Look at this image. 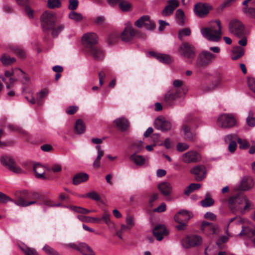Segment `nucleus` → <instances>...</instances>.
Here are the masks:
<instances>
[{"label":"nucleus","mask_w":255,"mask_h":255,"mask_svg":"<svg viewBox=\"0 0 255 255\" xmlns=\"http://www.w3.org/2000/svg\"><path fill=\"white\" fill-rule=\"evenodd\" d=\"M43 250L48 255H59L57 251L48 245H45Z\"/></svg>","instance_id":"obj_55"},{"label":"nucleus","mask_w":255,"mask_h":255,"mask_svg":"<svg viewBox=\"0 0 255 255\" xmlns=\"http://www.w3.org/2000/svg\"><path fill=\"white\" fill-rule=\"evenodd\" d=\"M253 178L250 176H245L241 181L239 189L242 191H249L254 186Z\"/></svg>","instance_id":"obj_19"},{"label":"nucleus","mask_w":255,"mask_h":255,"mask_svg":"<svg viewBox=\"0 0 255 255\" xmlns=\"http://www.w3.org/2000/svg\"><path fill=\"white\" fill-rule=\"evenodd\" d=\"M229 30L235 36L240 37L245 34V28L244 24L240 20L233 19L229 24Z\"/></svg>","instance_id":"obj_5"},{"label":"nucleus","mask_w":255,"mask_h":255,"mask_svg":"<svg viewBox=\"0 0 255 255\" xmlns=\"http://www.w3.org/2000/svg\"><path fill=\"white\" fill-rule=\"evenodd\" d=\"M136 31L130 25L127 26L121 34V39L123 41L128 42L135 35Z\"/></svg>","instance_id":"obj_21"},{"label":"nucleus","mask_w":255,"mask_h":255,"mask_svg":"<svg viewBox=\"0 0 255 255\" xmlns=\"http://www.w3.org/2000/svg\"><path fill=\"white\" fill-rule=\"evenodd\" d=\"M158 188L164 196H167L171 193L172 187L168 182H162L158 185Z\"/></svg>","instance_id":"obj_25"},{"label":"nucleus","mask_w":255,"mask_h":255,"mask_svg":"<svg viewBox=\"0 0 255 255\" xmlns=\"http://www.w3.org/2000/svg\"><path fill=\"white\" fill-rule=\"evenodd\" d=\"M69 208L73 212L78 213L87 214L90 213V210L81 207L71 206Z\"/></svg>","instance_id":"obj_42"},{"label":"nucleus","mask_w":255,"mask_h":255,"mask_svg":"<svg viewBox=\"0 0 255 255\" xmlns=\"http://www.w3.org/2000/svg\"><path fill=\"white\" fill-rule=\"evenodd\" d=\"M202 35L212 41H218L221 36V23L219 20H216L213 24L207 27L201 29Z\"/></svg>","instance_id":"obj_2"},{"label":"nucleus","mask_w":255,"mask_h":255,"mask_svg":"<svg viewBox=\"0 0 255 255\" xmlns=\"http://www.w3.org/2000/svg\"><path fill=\"white\" fill-rule=\"evenodd\" d=\"M189 146L184 143H179L177 145V150L179 152H183L189 148Z\"/></svg>","instance_id":"obj_60"},{"label":"nucleus","mask_w":255,"mask_h":255,"mask_svg":"<svg viewBox=\"0 0 255 255\" xmlns=\"http://www.w3.org/2000/svg\"><path fill=\"white\" fill-rule=\"evenodd\" d=\"M143 147V142L142 141H136L131 145V148L135 149L136 152H140Z\"/></svg>","instance_id":"obj_51"},{"label":"nucleus","mask_w":255,"mask_h":255,"mask_svg":"<svg viewBox=\"0 0 255 255\" xmlns=\"http://www.w3.org/2000/svg\"><path fill=\"white\" fill-rule=\"evenodd\" d=\"M61 3L59 0H48V6L50 8L59 7Z\"/></svg>","instance_id":"obj_58"},{"label":"nucleus","mask_w":255,"mask_h":255,"mask_svg":"<svg viewBox=\"0 0 255 255\" xmlns=\"http://www.w3.org/2000/svg\"><path fill=\"white\" fill-rule=\"evenodd\" d=\"M48 91L46 89L42 90L37 94L36 103L40 105L42 99L48 94Z\"/></svg>","instance_id":"obj_44"},{"label":"nucleus","mask_w":255,"mask_h":255,"mask_svg":"<svg viewBox=\"0 0 255 255\" xmlns=\"http://www.w3.org/2000/svg\"><path fill=\"white\" fill-rule=\"evenodd\" d=\"M206 172L205 167L202 165L195 166L190 170V173L194 175L197 181H202L206 176Z\"/></svg>","instance_id":"obj_12"},{"label":"nucleus","mask_w":255,"mask_h":255,"mask_svg":"<svg viewBox=\"0 0 255 255\" xmlns=\"http://www.w3.org/2000/svg\"><path fill=\"white\" fill-rule=\"evenodd\" d=\"M75 130L78 134L83 133L86 129L85 126L81 119L77 120L75 126Z\"/></svg>","instance_id":"obj_37"},{"label":"nucleus","mask_w":255,"mask_h":255,"mask_svg":"<svg viewBox=\"0 0 255 255\" xmlns=\"http://www.w3.org/2000/svg\"><path fill=\"white\" fill-rule=\"evenodd\" d=\"M168 4L161 11V14L164 16H167L171 15L176 7L179 5V2L178 0H168Z\"/></svg>","instance_id":"obj_14"},{"label":"nucleus","mask_w":255,"mask_h":255,"mask_svg":"<svg viewBox=\"0 0 255 255\" xmlns=\"http://www.w3.org/2000/svg\"><path fill=\"white\" fill-rule=\"evenodd\" d=\"M78 109V107L77 106H70L66 109V113L69 115H73L75 113Z\"/></svg>","instance_id":"obj_64"},{"label":"nucleus","mask_w":255,"mask_h":255,"mask_svg":"<svg viewBox=\"0 0 255 255\" xmlns=\"http://www.w3.org/2000/svg\"><path fill=\"white\" fill-rule=\"evenodd\" d=\"M237 141L240 144V148L241 149H247L250 146L249 142L246 139L237 138Z\"/></svg>","instance_id":"obj_56"},{"label":"nucleus","mask_w":255,"mask_h":255,"mask_svg":"<svg viewBox=\"0 0 255 255\" xmlns=\"http://www.w3.org/2000/svg\"><path fill=\"white\" fill-rule=\"evenodd\" d=\"M202 239L200 236L192 235L188 236L182 241V245L185 248L199 246L201 244Z\"/></svg>","instance_id":"obj_11"},{"label":"nucleus","mask_w":255,"mask_h":255,"mask_svg":"<svg viewBox=\"0 0 255 255\" xmlns=\"http://www.w3.org/2000/svg\"><path fill=\"white\" fill-rule=\"evenodd\" d=\"M65 28V25L63 24H60L58 25L56 27L55 25L52 28L49 30H51V34L54 36H56L58 34L61 32Z\"/></svg>","instance_id":"obj_43"},{"label":"nucleus","mask_w":255,"mask_h":255,"mask_svg":"<svg viewBox=\"0 0 255 255\" xmlns=\"http://www.w3.org/2000/svg\"><path fill=\"white\" fill-rule=\"evenodd\" d=\"M185 138L188 140H194L195 139V134L192 133L189 127L187 124H184L183 126Z\"/></svg>","instance_id":"obj_34"},{"label":"nucleus","mask_w":255,"mask_h":255,"mask_svg":"<svg viewBox=\"0 0 255 255\" xmlns=\"http://www.w3.org/2000/svg\"><path fill=\"white\" fill-rule=\"evenodd\" d=\"M86 51L96 60H102L105 56L104 51L100 47L96 46H93Z\"/></svg>","instance_id":"obj_20"},{"label":"nucleus","mask_w":255,"mask_h":255,"mask_svg":"<svg viewBox=\"0 0 255 255\" xmlns=\"http://www.w3.org/2000/svg\"><path fill=\"white\" fill-rule=\"evenodd\" d=\"M211 8V6L207 4L198 3L195 5L194 10L196 15L202 17L209 13Z\"/></svg>","instance_id":"obj_15"},{"label":"nucleus","mask_w":255,"mask_h":255,"mask_svg":"<svg viewBox=\"0 0 255 255\" xmlns=\"http://www.w3.org/2000/svg\"><path fill=\"white\" fill-rule=\"evenodd\" d=\"M179 55L186 62L191 63L196 56L194 46L188 42H183L178 48Z\"/></svg>","instance_id":"obj_3"},{"label":"nucleus","mask_w":255,"mask_h":255,"mask_svg":"<svg viewBox=\"0 0 255 255\" xmlns=\"http://www.w3.org/2000/svg\"><path fill=\"white\" fill-rule=\"evenodd\" d=\"M117 127L122 131L126 130L129 126L128 120L124 117L119 118L114 121Z\"/></svg>","instance_id":"obj_24"},{"label":"nucleus","mask_w":255,"mask_h":255,"mask_svg":"<svg viewBox=\"0 0 255 255\" xmlns=\"http://www.w3.org/2000/svg\"><path fill=\"white\" fill-rule=\"evenodd\" d=\"M236 138L237 135L236 134H228L225 136L224 140L226 143H231V142H235V141H234L233 140L236 139Z\"/></svg>","instance_id":"obj_62"},{"label":"nucleus","mask_w":255,"mask_h":255,"mask_svg":"<svg viewBox=\"0 0 255 255\" xmlns=\"http://www.w3.org/2000/svg\"><path fill=\"white\" fill-rule=\"evenodd\" d=\"M191 217L190 212L186 210H182L175 214L174 220L178 223H187Z\"/></svg>","instance_id":"obj_18"},{"label":"nucleus","mask_w":255,"mask_h":255,"mask_svg":"<svg viewBox=\"0 0 255 255\" xmlns=\"http://www.w3.org/2000/svg\"><path fill=\"white\" fill-rule=\"evenodd\" d=\"M201 187V185L200 184L192 183L188 186L186 190H185L184 194L188 196L193 191L199 189Z\"/></svg>","instance_id":"obj_41"},{"label":"nucleus","mask_w":255,"mask_h":255,"mask_svg":"<svg viewBox=\"0 0 255 255\" xmlns=\"http://www.w3.org/2000/svg\"><path fill=\"white\" fill-rule=\"evenodd\" d=\"M202 231L207 235L210 236L218 233V226L207 222H203L201 226Z\"/></svg>","instance_id":"obj_17"},{"label":"nucleus","mask_w":255,"mask_h":255,"mask_svg":"<svg viewBox=\"0 0 255 255\" xmlns=\"http://www.w3.org/2000/svg\"><path fill=\"white\" fill-rule=\"evenodd\" d=\"M101 219V221L103 220L108 226H110L113 224V222L110 219V214L107 211H104L103 216Z\"/></svg>","instance_id":"obj_48"},{"label":"nucleus","mask_w":255,"mask_h":255,"mask_svg":"<svg viewBox=\"0 0 255 255\" xmlns=\"http://www.w3.org/2000/svg\"><path fill=\"white\" fill-rule=\"evenodd\" d=\"M131 6V4L126 0H122L119 3V7L123 11H129Z\"/></svg>","instance_id":"obj_49"},{"label":"nucleus","mask_w":255,"mask_h":255,"mask_svg":"<svg viewBox=\"0 0 255 255\" xmlns=\"http://www.w3.org/2000/svg\"><path fill=\"white\" fill-rule=\"evenodd\" d=\"M79 251L83 255H96L92 249L86 243H80Z\"/></svg>","instance_id":"obj_32"},{"label":"nucleus","mask_w":255,"mask_h":255,"mask_svg":"<svg viewBox=\"0 0 255 255\" xmlns=\"http://www.w3.org/2000/svg\"><path fill=\"white\" fill-rule=\"evenodd\" d=\"M216 58V55L209 51L201 52L197 58L196 66L198 67H205L211 64Z\"/></svg>","instance_id":"obj_7"},{"label":"nucleus","mask_w":255,"mask_h":255,"mask_svg":"<svg viewBox=\"0 0 255 255\" xmlns=\"http://www.w3.org/2000/svg\"><path fill=\"white\" fill-rule=\"evenodd\" d=\"M153 233L158 241H161L163 237L167 234L165 226L162 225L156 226L153 230Z\"/></svg>","instance_id":"obj_23"},{"label":"nucleus","mask_w":255,"mask_h":255,"mask_svg":"<svg viewBox=\"0 0 255 255\" xmlns=\"http://www.w3.org/2000/svg\"><path fill=\"white\" fill-rule=\"evenodd\" d=\"M143 19L145 20V23L144 27L148 30H152L155 27V24L153 21L150 19V18L147 15H144L141 16L139 19L136 20L135 22V25L139 24L140 21H142Z\"/></svg>","instance_id":"obj_26"},{"label":"nucleus","mask_w":255,"mask_h":255,"mask_svg":"<svg viewBox=\"0 0 255 255\" xmlns=\"http://www.w3.org/2000/svg\"><path fill=\"white\" fill-rule=\"evenodd\" d=\"M20 248L25 255H38L37 251L33 248H29L25 245L20 246Z\"/></svg>","instance_id":"obj_38"},{"label":"nucleus","mask_w":255,"mask_h":255,"mask_svg":"<svg viewBox=\"0 0 255 255\" xmlns=\"http://www.w3.org/2000/svg\"><path fill=\"white\" fill-rule=\"evenodd\" d=\"M255 235V227L250 223L247 226H242V230L239 235L251 238Z\"/></svg>","instance_id":"obj_22"},{"label":"nucleus","mask_w":255,"mask_h":255,"mask_svg":"<svg viewBox=\"0 0 255 255\" xmlns=\"http://www.w3.org/2000/svg\"><path fill=\"white\" fill-rule=\"evenodd\" d=\"M13 159L9 156H3L1 157V163L8 168L13 164Z\"/></svg>","instance_id":"obj_46"},{"label":"nucleus","mask_w":255,"mask_h":255,"mask_svg":"<svg viewBox=\"0 0 255 255\" xmlns=\"http://www.w3.org/2000/svg\"><path fill=\"white\" fill-rule=\"evenodd\" d=\"M9 169L16 173H21L22 172L21 168L19 166L16 165L15 164L14 161L13 162V164H12L9 167Z\"/></svg>","instance_id":"obj_59"},{"label":"nucleus","mask_w":255,"mask_h":255,"mask_svg":"<svg viewBox=\"0 0 255 255\" xmlns=\"http://www.w3.org/2000/svg\"><path fill=\"white\" fill-rule=\"evenodd\" d=\"M180 98V91L178 90H171L168 91L164 95V102L169 106H173L177 104Z\"/></svg>","instance_id":"obj_10"},{"label":"nucleus","mask_w":255,"mask_h":255,"mask_svg":"<svg viewBox=\"0 0 255 255\" xmlns=\"http://www.w3.org/2000/svg\"><path fill=\"white\" fill-rule=\"evenodd\" d=\"M248 85L250 89L255 94V78H250L248 80Z\"/></svg>","instance_id":"obj_61"},{"label":"nucleus","mask_w":255,"mask_h":255,"mask_svg":"<svg viewBox=\"0 0 255 255\" xmlns=\"http://www.w3.org/2000/svg\"><path fill=\"white\" fill-rule=\"evenodd\" d=\"M41 25L44 30H49L55 25L56 17L52 12L45 11L41 16Z\"/></svg>","instance_id":"obj_6"},{"label":"nucleus","mask_w":255,"mask_h":255,"mask_svg":"<svg viewBox=\"0 0 255 255\" xmlns=\"http://www.w3.org/2000/svg\"><path fill=\"white\" fill-rule=\"evenodd\" d=\"M78 5V0H69V8L72 10L77 8Z\"/></svg>","instance_id":"obj_63"},{"label":"nucleus","mask_w":255,"mask_h":255,"mask_svg":"<svg viewBox=\"0 0 255 255\" xmlns=\"http://www.w3.org/2000/svg\"><path fill=\"white\" fill-rule=\"evenodd\" d=\"M175 17L177 22L180 25H183L184 24L183 11L181 9H177L176 11Z\"/></svg>","instance_id":"obj_39"},{"label":"nucleus","mask_w":255,"mask_h":255,"mask_svg":"<svg viewBox=\"0 0 255 255\" xmlns=\"http://www.w3.org/2000/svg\"><path fill=\"white\" fill-rule=\"evenodd\" d=\"M69 17L76 21H80L82 19L81 14L72 11L69 14Z\"/></svg>","instance_id":"obj_53"},{"label":"nucleus","mask_w":255,"mask_h":255,"mask_svg":"<svg viewBox=\"0 0 255 255\" xmlns=\"http://www.w3.org/2000/svg\"><path fill=\"white\" fill-rule=\"evenodd\" d=\"M245 51L243 48L240 46L234 47L232 50L231 59L233 60H237L242 57Z\"/></svg>","instance_id":"obj_28"},{"label":"nucleus","mask_w":255,"mask_h":255,"mask_svg":"<svg viewBox=\"0 0 255 255\" xmlns=\"http://www.w3.org/2000/svg\"><path fill=\"white\" fill-rule=\"evenodd\" d=\"M89 175L86 173H79L77 174L73 179V183L74 185H78L81 183L88 180Z\"/></svg>","instance_id":"obj_30"},{"label":"nucleus","mask_w":255,"mask_h":255,"mask_svg":"<svg viewBox=\"0 0 255 255\" xmlns=\"http://www.w3.org/2000/svg\"><path fill=\"white\" fill-rule=\"evenodd\" d=\"M246 123L249 127L254 128L255 127V116L253 111H250L248 112L246 118Z\"/></svg>","instance_id":"obj_36"},{"label":"nucleus","mask_w":255,"mask_h":255,"mask_svg":"<svg viewBox=\"0 0 255 255\" xmlns=\"http://www.w3.org/2000/svg\"><path fill=\"white\" fill-rule=\"evenodd\" d=\"M236 123L237 121L234 116L229 114L221 115L217 120L218 126L224 128H232Z\"/></svg>","instance_id":"obj_8"},{"label":"nucleus","mask_w":255,"mask_h":255,"mask_svg":"<svg viewBox=\"0 0 255 255\" xmlns=\"http://www.w3.org/2000/svg\"><path fill=\"white\" fill-rule=\"evenodd\" d=\"M82 42L87 51L98 43V37L95 33L88 32L83 35Z\"/></svg>","instance_id":"obj_9"},{"label":"nucleus","mask_w":255,"mask_h":255,"mask_svg":"<svg viewBox=\"0 0 255 255\" xmlns=\"http://www.w3.org/2000/svg\"><path fill=\"white\" fill-rule=\"evenodd\" d=\"M77 217L80 221L83 222L97 224L101 222V219L98 217H92L83 215H78Z\"/></svg>","instance_id":"obj_31"},{"label":"nucleus","mask_w":255,"mask_h":255,"mask_svg":"<svg viewBox=\"0 0 255 255\" xmlns=\"http://www.w3.org/2000/svg\"><path fill=\"white\" fill-rule=\"evenodd\" d=\"M150 55L155 57L156 59L158 60L160 62L163 63H169L171 62V57L166 54L157 53L154 52H150Z\"/></svg>","instance_id":"obj_27"},{"label":"nucleus","mask_w":255,"mask_h":255,"mask_svg":"<svg viewBox=\"0 0 255 255\" xmlns=\"http://www.w3.org/2000/svg\"><path fill=\"white\" fill-rule=\"evenodd\" d=\"M129 159L138 166L143 165L145 162V159L143 156L137 155L136 153L131 155L129 157Z\"/></svg>","instance_id":"obj_29"},{"label":"nucleus","mask_w":255,"mask_h":255,"mask_svg":"<svg viewBox=\"0 0 255 255\" xmlns=\"http://www.w3.org/2000/svg\"><path fill=\"white\" fill-rule=\"evenodd\" d=\"M229 207L234 214L244 215L252 208L253 204L244 195L238 194L231 196L228 201Z\"/></svg>","instance_id":"obj_1"},{"label":"nucleus","mask_w":255,"mask_h":255,"mask_svg":"<svg viewBox=\"0 0 255 255\" xmlns=\"http://www.w3.org/2000/svg\"><path fill=\"white\" fill-rule=\"evenodd\" d=\"M214 200L210 197L209 193L206 195L205 199L201 201V205L202 207H208L212 206L214 204Z\"/></svg>","instance_id":"obj_40"},{"label":"nucleus","mask_w":255,"mask_h":255,"mask_svg":"<svg viewBox=\"0 0 255 255\" xmlns=\"http://www.w3.org/2000/svg\"><path fill=\"white\" fill-rule=\"evenodd\" d=\"M27 199H31V201H27L22 197L19 198L14 201L15 204L21 207H27L32 204H38L40 199L41 198V195L37 192H31L28 193L26 197Z\"/></svg>","instance_id":"obj_4"},{"label":"nucleus","mask_w":255,"mask_h":255,"mask_svg":"<svg viewBox=\"0 0 255 255\" xmlns=\"http://www.w3.org/2000/svg\"><path fill=\"white\" fill-rule=\"evenodd\" d=\"M17 73V76L21 78V81L23 83L26 84L29 81V77H27L21 69H15V71L13 72V73Z\"/></svg>","instance_id":"obj_45"},{"label":"nucleus","mask_w":255,"mask_h":255,"mask_svg":"<svg viewBox=\"0 0 255 255\" xmlns=\"http://www.w3.org/2000/svg\"><path fill=\"white\" fill-rule=\"evenodd\" d=\"M243 12L246 14L247 16L255 18V8L245 7L243 8Z\"/></svg>","instance_id":"obj_50"},{"label":"nucleus","mask_w":255,"mask_h":255,"mask_svg":"<svg viewBox=\"0 0 255 255\" xmlns=\"http://www.w3.org/2000/svg\"><path fill=\"white\" fill-rule=\"evenodd\" d=\"M0 60L3 65H9L15 61L14 58H10L6 54H3L0 59Z\"/></svg>","instance_id":"obj_47"},{"label":"nucleus","mask_w":255,"mask_h":255,"mask_svg":"<svg viewBox=\"0 0 255 255\" xmlns=\"http://www.w3.org/2000/svg\"><path fill=\"white\" fill-rule=\"evenodd\" d=\"M155 127L163 131H166L171 128V123L165 120L163 117H158L154 121Z\"/></svg>","instance_id":"obj_16"},{"label":"nucleus","mask_w":255,"mask_h":255,"mask_svg":"<svg viewBox=\"0 0 255 255\" xmlns=\"http://www.w3.org/2000/svg\"><path fill=\"white\" fill-rule=\"evenodd\" d=\"M191 34V30L189 28H185L179 31L178 37L180 39H182L184 36H189Z\"/></svg>","instance_id":"obj_57"},{"label":"nucleus","mask_w":255,"mask_h":255,"mask_svg":"<svg viewBox=\"0 0 255 255\" xmlns=\"http://www.w3.org/2000/svg\"><path fill=\"white\" fill-rule=\"evenodd\" d=\"M33 170L35 176L38 178H44V168L40 164H36L34 165Z\"/></svg>","instance_id":"obj_35"},{"label":"nucleus","mask_w":255,"mask_h":255,"mask_svg":"<svg viewBox=\"0 0 255 255\" xmlns=\"http://www.w3.org/2000/svg\"><path fill=\"white\" fill-rule=\"evenodd\" d=\"M201 159V156L199 153L196 151H189L182 156V160L186 163H195Z\"/></svg>","instance_id":"obj_13"},{"label":"nucleus","mask_w":255,"mask_h":255,"mask_svg":"<svg viewBox=\"0 0 255 255\" xmlns=\"http://www.w3.org/2000/svg\"><path fill=\"white\" fill-rule=\"evenodd\" d=\"M97 149V156L93 162V166L95 168H99L100 166V160L102 157L104 155V151L101 149V146L98 145L96 147Z\"/></svg>","instance_id":"obj_33"},{"label":"nucleus","mask_w":255,"mask_h":255,"mask_svg":"<svg viewBox=\"0 0 255 255\" xmlns=\"http://www.w3.org/2000/svg\"><path fill=\"white\" fill-rule=\"evenodd\" d=\"M83 196L89 197L96 201H100L101 200L100 195L97 192L94 191L89 192L86 194L85 195H83Z\"/></svg>","instance_id":"obj_54"},{"label":"nucleus","mask_w":255,"mask_h":255,"mask_svg":"<svg viewBox=\"0 0 255 255\" xmlns=\"http://www.w3.org/2000/svg\"><path fill=\"white\" fill-rule=\"evenodd\" d=\"M38 205H45L46 206L52 207L54 206L55 205L50 200L41 196V198L40 199L38 203Z\"/></svg>","instance_id":"obj_52"}]
</instances>
